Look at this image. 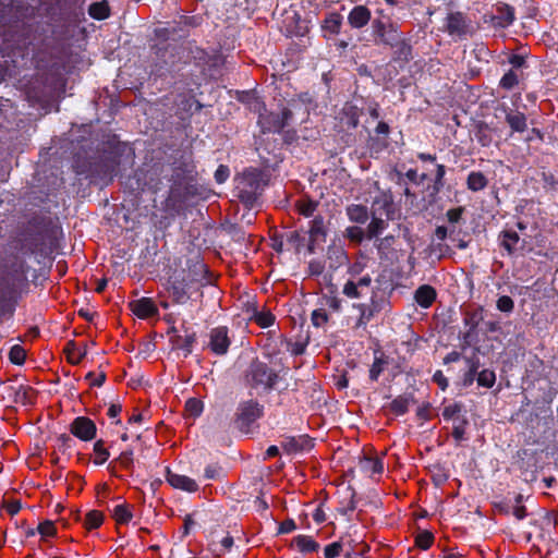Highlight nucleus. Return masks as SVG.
<instances>
[{
    "mask_svg": "<svg viewBox=\"0 0 558 558\" xmlns=\"http://www.w3.org/2000/svg\"><path fill=\"white\" fill-rule=\"evenodd\" d=\"M10 389L13 391V400L15 403L32 405L35 402L36 391L32 387L20 385L17 387H10Z\"/></svg>",
    "mask_w": 558,
    "mask_h": 558,
    "instance_id": "38",
    "label": "nucleus"
},
{
    "mask_svg": "<svg viewBox=\"0 0 558 558\" xmlns=\"http://www.w3.org/2000/svg\"><path fill=\"white\" fill-rule=\"evenodd\" d=\"M515 19L514 8L507 3H499L496 7V14L490 16V24L495 28H507Z\"/></svg>",
    "mask_w": 558,
    "mask_h": 558,
    "instance_id": "25",
    "label": "nucleus"
},
{
    "mask_svg": "<svg viewBox=\"0 0 558 558\" xmlns=\"http://www.w3.org/2000/svg\"><path fill=\"white\" fill-rule=\"evenodd\" d=\"M313 447V438L308 435L284 436L281 440V448L288 454H296L303 451H310Z\"/></svg>",
    "mask_w": 558,
    "mask_h": 558,
    "instance_id": "17",
    "label": "nucleus"
},
{
    "mask_svg": "<svg viewBox=\"0 0 558 558\" xmlns=\"http://www.w3.org/2000/svg\"><path fill=\"white\" fill-rule=\"evenodd\" d=\"M463 412H465L463 404L461 402H453L444 407L441 415L445 421H452L463 414Z\"/></svg>",
    "mask_w": 558,
    "mask_h": 558,
    "instance_id": "55",
    "label": "nucleus"
},
{
    "mask_svg": "<svg viewBox=\"0 0 558 558\" xmlns=\"http://www.w3.org/2000/svg\"><path fill=\"white\" fill-rule=\"evenodd\" d=\"M345 214L351 222L364 225L369 218V213L366 206L362 204H351L347 206Z\"/></svg>",
    "mask_w": 558,
    "mask_h": 558,
    "instance_id": "42",
    "label": "nucleus"
},
{
    "mask_svg": "<svg viewBox=\"0 0 558 558\" xmlns=\"http://www.w3.org/2000/svg\"><path fill=\"white\" fill-rule=\"evenodd\" d=\"M494 508L504 515H513L518 521L527 518L526 507L523 505V495L515 494L513 497L509 495L501 500L494 502Z\"/></svg>",
    "mask_w": 558,
    "mask_h": 558,
    "instance_id": "11",
    "label": "nucleus"
},
{
    "mask_svg": "<svg viewBox=\"0 0 558 558\" xmlns=\"http://www.w3.org/2000/svg\"><path fill=\"white\" fill-rule=\"evenodd\" d=\"M203 19L198 15H181L177 22L178 31L187 33L190 28H196L202 24ZM177 32V28H173Z\"/></svg>",
    "mask_w": 558,
    "mask_h": 558,
    "instance_id": "53",
    "label": "nucleus"
},
{
    "mask_svg": "<svg viewBox=\"0 0 558 558\" xmlns=\"http://www.w3.org/2000/svg\"><path fill=\"white\" fill-rule=\"evenodd\" d=\"M153 49L157 61L153 65L151 74L161 77L171 71L177 61L175 46L161 44L154 46Z\"/></svg>",
    "mask_w": 558,
    "mask_h": 558,
    "instance_id": "9",
    "label": "nucleus"
},
{
    "mask_svg": "<svg viewBox=\"0 0 558 558\" xmlns=\"http://www.w3.org/2000/svg\"><path fill=\"white\" fill-rule=\"evenodd\" d=\"M347 490L349 492V499L345 505L341 502V507L338 508V512L342 515H348L349 513L353 512L356 509L355 489L349 486Z\"/></svg>",
    "mask_w": 558,
    "mask_h": 558,
    "instance_id": "62",
    "label": "nucleus"
},
{
    "mask_svg": "<svg viewBox=\"0 0 558 558\" xmlns=\"http://www.w3.org/2000/svg\"><path fill=\"white\" fill-rule=\"evenodd\" d=\"M353 308L357 310L360 315L355 323V328L366 327V325L374 318L376 313L379 312L377 302L373 296L371 303H355Z\"/></svg>",
    "mask_w": 558,
    "mask_h": 558,
    "instance_id": "28",
    "label": "nucleus"
},
{
    "mask_svg": "<svg viewBox=\"0 0 558 558\" xmlns=\"http://www.w3.org/2000/svg\"><path fill=\"white\" fill-rule=\"evenodd\" d=\"M250 319L265 329L274 325L276 317L270 311H258L255 307Z\"/></svg>",
    "mask_w": 558,
    "mask_h": 558,
    "instance_id": "51",
    "label": "nucleus"
},
{
    "mask_svg": "<svg viewBox=\"0 0 558 558\" xmlns=\"http://www.w3.org/2000/svg\"><path fill=\"white\" fill-rule=\"evenodd\" d=\"M388 227L386 220L381 217H377L375 213H372V220L366 229V236L368 240L377 239L384 232V230Z\"/></svg>",
    "mask_w": 558,
    "mask_h": 558,
    "instance_id": "48",
    "label": "nucleus"
},
{
    "mask_svg": "<svg viewBox=\"0 0 558 558\" xmlns=\"http://www.w3.org/2000/svg\"><path fill=\"white\" fill-rule=\"evenodd\" d=\"M166 481L170 486L186 493H195L198 490V484L190 476L174 473L170 468L166 469Z\"/></svg>",
    "mask_w": 558,
    "mask_h": 558,
    "instance_id": "24",
    "label": "nucleus"
},
{
    "mask_svg": "<svg viewBox=\"0 0 558 558\" xmlns=\"http://www.w3.org/2000/svg\"><path fill=\"white\" fill-rule=\"evenodd\" d=\"M518 84L519 77L518 74L513 71V69L506 72L499 81V86L506 90H511Z\"/></svg>",
    "mask_w": 558,
    "mask_h": 558,
    "instance_id": "63",
    "label": "nucleus"
},
{
    "mask_svg": "<svg viewBox=\"0 0 558 558\" xmlns=\"http://www.w3.org/2000/svg\"><path fill=\"white\" fill-rule=\"evenodd\" d=\"M488 185V180L481 171H471L466 178V187L472 192H480Z\"/></svg>",
    "mask_w": 558,
    "mask_h": 558,
    "instance_id": "47",
    "label": "nucleus"
},
{
    "mask_svg": "<svg viewBox=\"0 0 558 558\" xmlns=\"http://www.w3.org/2000/svg\"><path fill=\"white\" fill-rule=\"evenodd\" d=\"M360 470L364 473H368L371 475L381 474L384 472V461L381 458H373L363 456L359 461Z\"/></svg>",
    "mask_w": 558,
    "mask_h": 558,
    "instance_id": "40",
    "label": "nucleus"
},
{
    "mask_svg": "<svg viewBox=\"0 0 558 558\" xmlns=\"http://www.w3.org/2000/svg\"><path fill=\"white\" fill-rule=\"evenodd\" d=\"M196 340V332L192 331L185 336H180L178 333L172 336L170 338V343L172 344V349L181 350L183 352V356L187 357L190 354H192Z\"/></svg>",
    "mask_w": 558,
    "mask_h": 558,
    "instance_id": "33",
    "label": "nucleus"
},
{
    "mask_svg": "<svg viewBox=\"0 0 558 558\" xmlns=\"http://www.w3.org/2000/svg\"><path fill=\"white\" fill-rule=\"evenodd\" d=\"M226 477V471L218 462L209 463L204 469V478L211 481H222Z\"/></svg>",
    "mask_w": 558,
    "mask_h": 558,
    "instance_id": "54",
    "label": "nucleus"
},
{
    "mask_svg": "<svg viewBox=\"0 0 558 558\" xmlns=\"http://www.w3.org/2000/svg\"><path fill=\"white\" fill-rule=\"evenodd\" d=\"M326 239L327 227L325 225V219L322 215H317L310 221L308 243L306 246L307 253H316V250L326 242Z\"/></svg>",
    "mask_w": 558,
    "mask_h": 558,
    "instance_id": "13",
    "label": "nucleus"
},
{
    "mask_svg": "<svg viewBox=\"0 0 558 558\" xmlns=\"http://www.w3.org/2000/svg\"><path fill=\"white\" fill-rule=\"evenodd\" d=\"M182 277L191 284L199 283L201 286H205L210 283L211 281V272L203 262H194L189 265V270L186 275H182Z\"/></svg>",
    "mask_w": 558,
    "mask_h": 558,
    "instance_id": "21",
    "label": "nucleus"
},
{
    "mask_svg": "<svg viewBox=\"0 0 558 558\" xmlns=\"http://www.w3.org/2000/svg\"><path fill=\"white\" fill-rule=\"evenodd\" d=\"M364 104L359 102V97L345 101L339 110L337 119L342 129L354 130L360 124V118L365 111Z\"/></svg>",
    "mask_w": 558,
    "mask_h": 558,
    "instance_id": "10",
    "label": "nucleus"
},
{
    "mask_svg": "<svg viewBox=\"0 0 558 558\" xmlns=\"http://www.w3.org/2000/svg\"><path fill=\"white\" fill-rule=\"evenodd\" d=\"M31 267L27 265L25 260L15 262L10 267V275L13 280L23 283L27 281V275L29 272Z\"/></svg>",
    "mask_w": 558,
    "mask_h": 558,
    "instance_id": "52",
    "label": "nucleus"
},
{
    "mask_svg": "<svg viewBox=\"0 0 558 558\" xmlns=\"http://www.w3.org/2000/svg\"><path fill=\"white\" fill-rule=\"evenodd\" d=\"M372 283L369 275L360 277L357 280L348 279L342 287V294L349 299H360L366 294Z\"/></svg>",
    "mask_w": 558,
    "mask_h": 558,
    "instance_id": "20",
    "label": "nucleus"
},
{
    "mask_svg": "<svg viewBox=\"0 0 558 558\" xmlns=\"http://www.w3.org/2000/svg\"><path fill=\"white\" fill-rule=\"evenodd\" d=\"M88 14L90 17L102 21L109 17L110 15V7L108 1L102 0L99 2H94L88 7Z\"/></svg>",
    "mask_w": 558,
    "mask_h": 558,
    "instance_id": "50",
    "label": "nucleus"
},
{
    "mask_svg": "<svg viewBox=\"0 0 558 558\" xmlns=\"http://www.w3.org/2000/svg\"><path fill=\"white\" fill-rule=\"evenodd\" d=\"M373 211L375 215L379 214L380 216L385 214L387 219H393V201L392 195L388 192H380L373 201Z\"/></svg>",
    "mask_w": 558,
    "mask_h": 558,
    "instance_id": "29",
    "label": "nucleus"
},
{
    "mask_svg": "<svg viewBox=\"0 0 558 558\" xmlns=\"http://www.w3.org/2000/svg\"><path fill=\"white\" fill-rule=\"evenodd\" d=\"M505 120L511 129L512 133H523L527 129V119L524 112L505 107Z\"/></svg>",
    "mask_w": 558,
    "mask_h": 558,
    "instance_id": "30",
    "label": "nucleus"
},
{
    "mask_svg": "<svg viewBox=\"0 0 558 558\" xmlns=\"http://www.w3.org/2000/svg\"><path fill=\"white\" fill-rule=\"evenodd\" d=\"M372 12L363 4L355 5L348 14V23L352 28L361 29L368 23L372 24Z\"/></svg>",
    "mask_w": 558,
    "mask_h": 558,
    "instance_id": "27",
    "label": "nucleus"
},
{
    "mask_svg": "<svg viewBox=\"0 0 558 558\" xmlns=\"http://www.w3.org/2000/svg\"><path fill=\"white\" fill-rule=\"evenodd\" d=\"M343 25V16L339 12H328L322 23L320 29L323 37L330 41L341 34Z\"/></svg>",
    "mask_w": 558,
    "mask_h": 558,
    "instance_id": "18",
    "label": "nucleus"
},
{
    "mask_svg": "<svg viewBox=\"0 0 558 558\" xmlns=\"http://www.w3.org/2000/svg\"><path fill=\"white\" fill-rule=\"evenodd\" d=\"M483 319V307H478L475 311L466 312L463 318V323L469 329L476 330L481 320Z\"/></svg>",
    "mask_w": 558,
    "mask_h": 558,
    "instance_id": "56",
    "label": "nucleus"
},
{
    "mask_svg": "<svg viewBox=\"0 0 558 558\" xmlns=\"http://www.w3.org/2000/svg\"><path fill=\"white\" fill-rule=\"evenodd\" d=\"M497 241L499 247L505 251L506 255L511 257L515 255L521 239L517 231L504 229L499 232Z\"/></svg>",
    "mask_w": 558,
    "mask_h": 558,
    "instance_id": "26",
    "label": "nucleus"
},
{
    "mask_svg": "<svg viewBox=\"0 0 558 558\" xmlns=\"http://www.w3.org/2000/svg\"><path fill=\"white\" fill-rule=\"evenodd\" d=\"M192 190H194L192 185H183L180 182L171 184L168 196L162 202V210L168 217L174 218L184 213L189 191Z\"/></svg>",
    "mask_w": 558,
    "mask_h": 558,
    "instance_id": "8",
    "label": "nucleus"
},
{
    "mask_svg": "<svg viewBox=\"0 0 558 558\" xmlns=\"http://www.w3.org/2000/svg\"><path fill=\"white\" fill-rule=\"evenodd\" d=\"M416 402L413 392H404L402 395L397 396L390 403L389 410L397 416L404 415L409 412V408L411 404Z\"/></svg>",
    "mask_w": 558,
    "mask_h": 558,
    "instance_id": "34",
    "label": "nucleus"
},
{
    "mask_svg": "<svg viewBox=\"0 0 558 558\" xmlns=\"http://www.w3.org/2000/svg\"><path fill=\"white\" fill-rule=\"evenodd\" d=\"M344 236L349 239L351 242H354L356 244L362 243L366 236V231H364L359 226H350L344 230Z\"/></svg>",
    "mask_w": 558,
    "mask_h": 558,
    "instance_id": "60",
    "label": "nucleus"
},
{
    "mask_svg": "<svg viewBox=\"0 0 558 558\" xmlns=\"http://www.w3.org/2000/svg\"><path fill=\"white\" fill-rule=\"evenodd\" d=\"M327 260L329 262V268L337 270L349 263V256L341 245L331 244L327 248Z\"/></svg>",
    "mask_w": 558,
    "mask_h": 558,
    "instance_id": "37",
    "label": "nucleus"
},
{
    "mask_svg": "<svg viewBox=\"0 0 558 558\" xmlns=\"http://www.w3.org/2000/svg\"><path fill=\"white\" fill-rule=\"evenodd\" d=\"M65 81L59 73L47 72L32 80L25 89L26 99L32 107H38L46 113L62 94Z\"/></svg>",
    "mask_w": 558,
    "mask_h": 558,
    "instance_id": "2",
    "label": "nucleus"
},
{
    "mask_svg": "<svg viewBox=\"0 0 558 558\" xmlns=\"http://www.w3.org/2000/svg\"><path fill=\"white\" fill-rule=\"evenodd\" d=\"M147 172L144 170H136L134 175L129 179V186L132 189V193L141 194L148 186L149 189H158V183L149 184L146 181Z\"/></svg>",
    "mask_w": 558,
    "mask_h": 558,
    "instance_id": "39",
    "label": "nucleus"
},
{
    "mask_svg": "<svg viewBox=\"0 0 558 558\" xmlns=\"http://www.w3.org/2000/svg\"><path fill=\"white\" fill-rule=\"evenodd\" d=\"M129 307L132 313L141 319H147L159 314L158 307L153 299L147 296L131 301Z\"/></svg>",
    "mask_w": 558,
    "mask_h": 558,
    "instance_id": "23",
    "label": "nucleus"
},
{
    "mask_svg": "<svg viewBox=\"0 0 558 558\" xmlns=\"http://www.w3.org/2000/svg\"><path fill=\"white\" fill-rule=\"evenodd\" d=\"M191 288L192 286L181 275L169 277L165 284V289L169 293L172 303L179 305H183L190 300L189 290Z\"/></svg>",
    "mask_w": 558,
    "mask_h": 558,
    "instance_id": "12",
    "label": "nucleus"
},
{
    "mask_svg": "<svg viewBox=\"0 0 558 558\" xmlns=\"http://www.w3.org/2000/svg\"><path fill=\"white\" fill-rule=\"evenodd\" d=\"M16 305L15 290L4 277H0V317L13 315Z\"/></svg>",
    "mask_w": 558,
    "mask_h": 558,
    "instance_id": "19",
    "label": "nucleus"
},
{
    "mask_svg": "<svg viewBox=\"0 0 558 558\" xmlns=\"http://www.w3.org/2000/svg\"><path fill=\"white\" fill-rule=\"evenodd\" d=\"M64 352L70 364L78 365L87 354V344L78 348L74 340H70L65 344Z\"/></svg>",
    "mask_w": 558,
    "mask_h": 558,
    "instance_id": "41",
    "label": "nucleus"
},
{
    "mask_svg": "<svg viewBox=\"0 0 558 558\" xmlns=\"http://www.w3.org/2000/svg\"><path fill=\"white\" fill-rule=\"evenodd\" d=\"M283 238L288 251L293 250L296 254L301 253L305 243V236L299 231L293 230L283 232Z\"/></svg>",
    "mask_w": 558,
    "mask_h": 558,
    "instance_id": "46",
    "label": "nucleus"
},
{
    "mask_svg": "<svg viewBox=\"0 0 558 558\" xmlns=\"http://www.w3.org/2000/svg\"><path fill=\"white\" fill-rule=\"evenodd\" d=\"M203 109V104L199 102L194 95L183 94L179 96L177 104V116L181 120L190 119L194 112H199Z\"/></svg>",
    "mask_w": 558,
    "mask_h": 558,
    "instance_id": "22",
    "label": "nucleus"
},
{
    "mask_svg": "<svg viewBox=\"0 0 558 558\" xmlns=\"http://www.w3.org/2000/svg\"><path fill=\"white\" fill-rule=\"evenodd\" d=\"M396 41L395 45L388 46L393 50L392 59L395 61L409 62L412 59V46L409 39L404 38L403 33H401Z\"/></svg>",
    "mask_w": 558,
    "mask_h": 558,
    "instance_id": "35",
    "label": "nucleus"
},
{
    "mask_svg": "<svg viewBox=\"0 0 558 558\" xmlns=\"http://www.w3.org/2000/svg\"><path fill=\"white\" fill-rule=\"evenodd\" d=\"M104 522V514L98 510H90L86 513L85 527L87 530L98 529Z\"/></svg>",
    "mask_w": 558,
    "mask_h": 558,
    "instance_id": "61",
    "label": "nucleus"
},
{
    "mask_svg": "<svg viewBox=\"0 0 558 558\" xmlns=\"http://www.w3.org/2000/svg\"><path fill=\"white\" fill-rule=\"evenodd\" d=\"M72 435L83 441H89L95 438L97 427L94 421L86 416H77L70 424Z\"/></svg>",
    "mask_w": 558,
    "mask_h": 558,
    "instance_id": "16",
    "label": "nucleus"
},
{
    "mask_svg": "<svg viewBox=\"0 0 558 558\" xmlns=\"http://www.w3.org/2000/svg\"><path fill=\"white\" fill-rule=\"evenodd\" d=\"M257 124L262 133H279L283 130L278 113L268 112L266 109H264V112L259 113Z\"/></svg>",
    "mask_w": 558,
    "mask_h": 558,
    "instance_id": "32",
    "label": "nucleus"
},
{
    "mask_svg": "<svg viewBox=\"0 0 558 558\" xmlns=\"http://www.w3.org/2000/svg\"><path fill=\"white\" fill-rule=\"evenodd\" d=\"M416 157L422 162H429L435 165V172L433 178V184L428 186V191H430V196H436L439 194L445 185H446V172L447 168L442 163H437V156L428 153H417Z\"/></svg>",
    "mask_w": 558,
    "mask_h": 558,
    "instance_id": "14",
    "label": "nucleus"
},
{
    "mask_svg": "<svg viewBox=\"0 0 558 558\" xmlns=\"http://www.w3.org/2000/svg\"><path fill=\"white\" fill-rule=\"evenodd\" d=\"M396 242L395 235H386L384 238L375 239V247L377 250V254L379 259L386 260L390 258V254L393 252V244Z\"/></svg>",
    "mask_w": 558,
    "mask_h": 558,
    "instance_id": "43",
    "label": "nucleus"
},
{
    "mask_svg": "<svg viewBox=\"0 0 558 558\" xmlns=\"http://www.w3.org/2000/svg\"><path fill=\"white\" fill-rule=\"evenodd\" d=\"M264 172L258 168H247L238 179L235 191L240 202L252 209L264 191Z\"/></svg>",
    "mask_w": 558,
    "mask_h": 558,
    "instance_id": "4",
    "label": "nucleus"
},
{
    "mask_svg": "<svg viewBox=\"0 0 558 558\" xmlns=\"http://www.w3.org/2000/svg\"><path fill=\"white\" fill-rule=\"evenodd\" d=\"M191 58L194 65L199 68L201 73L210 77L219 73L225 64V57L220 50L207 51L195 47L191 49Z\"/></svg>",
    "mask_w": 558,
    "mask_h": 558,
    "instance_id": "6",
    "label": "nucleus"
},
{
    "mask_svg": "<svg viewBox=\"0 0 558 558\" xmlns=\"http://www.w3.org/2000/svg\"><path fill=\"white\" fill-rule=\"evenodd\" d=\"M231 344L229 329L226 326L211 328L209 331L208 348L216 355L227 354Z\"/></svg>",
    "mask_w": 558,
    "mask_h": 558,
    "instance_id": "15",
    "label": "nucleus"
},
{
    "mask_svg": "<svg viewBox=\"0 0 558 558\" xmlns=\"http://www.w3.org/2000/svg\"><path fill=\"white\" fill-rule=\"evenodd\" d=\"M111 515L119 524H128L133 519L131 506L126 502L114 506Z\"/></svg>",
    "mask_w": 558,
    "mask_h": 558,
    "instance_id": "49",
    "label": "nucleus"
},
{
    "mask_svg": "<svg viewBox=\"0 0 558 558\" xmlns=\"http://www.w3.org/2000/svg\"><path fill=\"white\" fill-rule=\"evenodd\" d=\"M94 452L96 454L94 460L96 465H102L110 457V452L105 448V441L102 439L95 441Z\"/></svg>",
    "mask_w": 558,
    "mask_h": 558,
    "instance_id": "58",
    "label": "nucleus"
},
{
    "mask_svg": "<svg viewBox=\"0 0 558 558\" xmlns=\"http://www.w3.org/2000/svg\"><path fill=\"white\" fill-rule=\"evenodd\" d=\"M477 385L484 388H492L496 383V374L493 369L485 368L477 373Z\"/></svg>",
    "mask_w": 558,
    "mask_h": 558,
    "instance_id": "57",
    "label": "nucleus"
},
{
    "mask_svg": "<svg viewBox=\"0 0 558 558\" xmlns=\"http://www.w3.org/2000/svg\"><path fill=\"white\" fill-rule=\"evenodd\" d=\"M292 546H295L302 554L315 553L319 549V544L308 535H296L292 539Z\"/></svg>",
    "mask_w": 558,
    "mask_h": 558,
    "instance_id": "44",
    "label": "nucleus"
},
{
    "mask_svg": "<svg viewBox=\"0 0 558 558\" xmlns=\"http://www.w3.org/2000/svg\"><path fill=\"white\" fill-rule=\"evenodd\" d=\"M437 298V292L430 284H422L414 292V301L422 308H428Z\"/></svg>",
    "mask_w": 558,
    "mask_h": 558,
    "instance_id": "36",
    "label": "nucleus"
},
{
    "mask_svg": "<svg viewBox=\"0 0 558 558\" xmlns=\"http://www.w3.org/2000/svg\"><path fill=\"white\" fill-rule=\"evenodd\" d=\"M401 33L399 25L392 22L389 16H378L372 20L371 36L377 46L395 45Z\"/></svg>",
    "mask_w": 558,
    "mask_h": 558,
    "instance_id": "7",
    "label": "nucleus"
},
{
    "mask_svg": "<svg viewBox=\"0 0 558 558\" xmlns=\"http://www.w3.org/2000/svg\"><path fill=\"white\" fill-rule=\"evenodd\" d=\"M264 415V405L255 399L239 402L233 417L234 426L243 434H250L252 426Z\"/></svg>",
    "mask_w": 558,
    "mask_h": 558,
    "instance_id": "5",
    "label": "nucleus"
},
{
    "mask_svg": "<svg viewBox=\"0 0 558 558\" xmlns=\"http://www.w3.org/2000/svg\"><path fill=\"white\" fill-rule=\"evenodd\" d=\"M279 381V372L258 359L252 360L244 372L245 385L257 392L269 393L277 388Z\"/></svg>",
    "mask_w": 558,
    "mask_h": 558,
    "instance_id": "3",
    "label": "nucleus"
},
{
    "mask_svg": "<svg viewBox=\"0 0 558 558\" xmlns=\"http://www.w3.org/2000/svg\"><path fill=\"white\" fill-rule=\"evenodd\" d=\"M26 359V352L24 348L20 344H14L11 347L9 352V360L14 365H22L24 364Z\"/></svg>",
    "mask_w": 558,
    "mask_h": 558,
    "instance_id": "64",
    "label": "nucleus"
},
{
    "mask_svg": "<svg viewBox=\"0 0 558 558\" xmlns=\"http://www.w3.org/2000/svg\"><path fill=\"white\" fill-rule=\"evenodd\" d=\"M468 23L465 15L460 12H451L446 17V31L449 35H465Z\"/></svg>",
    "mask_w": 558,
    "mask_h": 558,
    "instance_id": "31",
    "label": "nucleus"
},
{
    "mask_svg": "<svg viewBox=\"0 0 558 558\" xmlns=\"http://www.w3.org/2000/svg\"><path fill=\"white\" fill-rule=\"evenodd\" d=\"M434 534L430 531L424 530L415 536V545L422 550H427L434 544Z\"/></svg>",
    "mask_w": 558,
    "mask_h": 558,
    "instance_id": "59",
    "label": "nucleus"
},
{
    "mask_svg": "<svg viewBox=\"0 0 558 558\" xmlns=\"http://www.w3.org/2000/svg\"><path fill=\"white\" fill-rule=\"evenodd\" d=\"M389 364V357L385 353L375 351L374 361L369 368L368 377L372 381H377L385 366Z\"/></svg>",
    "mask_w": 558,
    "mask_h": 558,
    "instance_id": "45",
    "label": "nucleus"
},
{
    "mask_svg": "<svg viewBox=\"0 0 558 558\" xmlns=\"http://www.w3.org/2000/svg\"><path fill=\"white\" fill-rule=\"evenodd\" d=\"M125 150H130L126 145L117 144L109 151H105L97 158L88 162L75 161V172L84 175L93 184L108 185L113 181L121 165V157Z\"/></svg>",
    "mask_w": 558,
    "mask_h": 558,
    "instance_id": "1",
    "label": "nucleus"
}]
</instances>
